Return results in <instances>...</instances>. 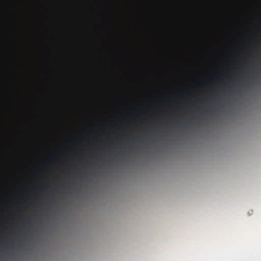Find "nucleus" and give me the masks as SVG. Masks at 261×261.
<instances>
[{"label": "nucleus", "instance_id": "20e7f679", "mask_svg": "<svg viewBox=\"0 0 261 261\" xmlns=\"http://www.w3.org/2000/svg\"><path fill=\"white\" fill-rule=\"evenodd\" d=\"M29 219L28 218V219H27V222H28V221H29Z\"/></svg>", "mask_w": 261, "mask_h": 261}, {"label": "nucleus", "instance_id": "7ed1b4c3", "mask_svg": "<svg viewBox=\"0 0 261 261\" xmlns=\"http://www.w3.org/2000/svg\"><path fill=\"white\" fill-rule=\"evenodd\" d=\"M214 101H218V99H214Z\"/></svg>", "mask_w": 261, "mask_h": 261}, {"label": "nucleus", "instance_id": "f257e3e1", "mask_svg": "<svg viewBox=\"0 0 261 261\" xmlns=\"http://www.w3.org/2000/svg\"><path fill=\"white\" fill-rule=\"evenodd\" d=\"M203 112H204L203 110L198 111V113H199V114H200V115L203 114Z\"/></svg>", "mask_w": 261, "mask_h": 261}, {"label": "nucleus", "instance_id": "f03ea898", "mask_svg": "<svg viewBox=\"0 0 261 261\" xmlns=\"http://www.w3.org/2000/svg\"><path fill=\"white\" fill-rule=\"evenodd\" d=\"M230 91H227L226 92H225V94H228L229 93Z\"/></svg>", "mask_w": 261, "mask_h": 261}]
</instances>
